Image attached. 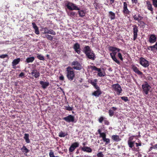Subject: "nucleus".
<instances>
[{
  "label": "nucleus",
  "instance_id": "obj_22",
  "mask_svg": "<svg viewBox=\"0 0 157 157\" xmlns=\"http://www.w3.org/2000/svg\"><path fill=\"white\" fill-rule=\"evenodd\" d=\"M91 49L90 48L89 46H86L84 47L83 52L86 54V55L88 53L91 52Z\"/></svg>",
  "mask_w": 157,
  "mask_h": 157
},
{
  "label": "nucleus",
  "instance_id": "obj_39",
  "mask_svg": "<svg viewBox=\"0 0 157 157\" xmlns=\"http://www.w3.org/2000/svg\"><path fill=\"white\" fill-rule=\"evenodd\" d=\"M100 137H102V140L106 138V134L104 132H102L100 134Z\"/></svg>",
  "mask_w": 157,
  "mask_h": 157
},
{
  "label": "nucleus",
  "instance_id": "obj_9",
  "mask_svg": "<svg viewBox=\"0 0 157 157\" xmlns=\"http://www.w3.org/2000/svg\"><path fill=\"white\" fill-rule=\"evenodd\" d=\"M123 9V13L124 15L126 16L130 14V11L128 9L127 4L126 2H124Z\"/></svg>",
  "mask_w": 157,
  "mask_h": 157
},
{
  "label": "nucleus",
  "instance_id": "obj_29",
  "mask_svg": "<svg viewBox=\"0 0 157 157\" xmlns=\"http://www.w3.org/2000/svg\"><path fill=\"white\" fill-rule=\"evenodd\" d=\"M35 58L34 57H28L26 59V61L27 63H32L34 60Z\"/></svg>",
  "mask_w": 157,
  "mask_h": 157
},
{
  "label": "nucleus",
  "instance_id": "obj_36",
  "mask_svg": "<svg viewBox=\"0 0 157 157\" xmlns=\"http://www.w3.org/2000/svg\"><path fill=\"white\" fill-rule=\"evenodd\" d=\"M67 135V133H66L64 132L61 131L60 132L59 134V137H64L65 136Z\"/></svg>",
  "mask_w": 157,
  "mask_h": 157
},
{
  "label": "nucleus",
  "instance_id": "obj_8",
  "mask_svg": "<svg viewBox=\"0 0 157 157\" xmlns=\"http://www.w3.org/2000/svg\"><path fill=\"white\" fill-rule=\"evenodd\" d=\"M133 27V40H135L137 38L138 35L137 33L138 32V27L136 25H134L132 26Z\"/></svg>",
  "mask_w": 157,
  "mask_h": 157
},
{
  "label": "nucleus",
  "instance_id": "obj_2",
  "mask_svg": "<svg viewBox=\"0 0 157 157\" xmlns=\"http://www.w3.org/2000/svg\"><path fill=\"white\" fill-rule=\"evenodd\" d=\"M142 88L143 90V93L147 95L151 88V86L148 84L147 82H144V83L142 86Z\"/></svg>",
  "mask_w": 157,
  "mask_h": 157
},
{
  "label": "nucleus",
  "instance_id": "obj_46",
  "mask_svg": "<svg viewBox=\"0 0 157 157\" xmlns=\"http://www.w3.org/2000/svg\"><path fill=\"white\" fill-rule=\"evenodd\" d=\"M65 109L66 110H68V111H71L73 110V107H71L70 106H65Z\"/></svg>",
  "mask_w": 157,
  "mask_h": 157
},
{
  "label": "nucleus",
  "instance_id": "obj_45",
  "mask_svg": "<svg viewBox=\"0 0 157 157\" xmlns=\"http://www.w3.org/2000/svg\"><path fill=\"white\" fill-rule=\"evenodd\" d=\"M117 56L121 60V61L123 60V58L122 57V55L121 53H118L117 54Z\"/></svg>",
  "mask_w": 157,
  "mask_h": 157
},
{
  "label": "nucleus",
  "instance_id": "obj_43",
  "mask_svg": "<svg viewBox=\"0 0 157 157\" xmlns=\"http://www.w3.org/2000/svg\"><path fill=\"white\" fill-rule=\"evenodd\" d=\"M121 98L122 100L124 101L125 102H126L128 100V98L127 97L123 96L121 97Z\"/></svg>",
  "mask_w": 157,
  "mask_h": 157
},
{
  "label": "nucleus",
  "instance_id": "obj_1",
  "mask_svg": "<svg viewBox=\"0 0 157 157\" xmlns=\"http://www.w3.org/2000/svg\"><path fill=\"white\" fill-rule=\"evenodd\" d=\"M66 76L68 80L72 81L75 77V75L73 68L69 66L66 68Z\"/></svg>",
  "mask_w": 157,
  "mask_h": 157
},
{
  "label": "nucleus",
  "instance_id": "obj_16",
  "mask_svg": "<svg viewBox=\"0 0 157 157\" xmlns=\"http://www.w3.org/2000/svg\"><path fill=\"white\" fill-rule=\"evenodd\" d=\"M131 67L132 69L135 73L139 75H142L143 74V73L139 71V69L134 65H132Z\"/></svg>",
  "mask_w": 157,
  "mask_h": 157
},
{
  "label": "nucleus",
  "instance_id": "obj_60",
  "mask_svg": "<svg viewBox=\"0 0 157 157\" xmlns=\"http://www.w3.org/2000/svg\"><path fill=\"white\" fill-rule=\"evenodd\" d=\"M150 144L153 146V149H157V144H156L154 145H153L152 144Z\"/></svg>",
  "mask_w": 157,
  "mask_h": 157
},
{
  "label": "nucleus",
  "instance_id": "obj_5",
  "mask_svg": "<svg viewBox=\"0 0 157 157\" xmlns=\"http://www.w3.org/2000/svg\"><path fill=\"white\" fill-rule=\"evenodd\" d=\"M66 6L67 8L71 10H80V9L75 4L71 2H68Z\"/></svg>",
  "mask_w": 157,
  "mask_h": 157
},
{
  "label": "nucleus",
  "instance_id": "obj_52",
  "mask_svg": "<svg viewBox=\"0 0 157 157\" xmlns=\"http://www.w3.org/2000/svg\"><path fill=\"white\" fill-rule=\"evenodd\" d=\"M32 25H33V28L34 29H36L38 28L35 23L33 22L32 23Z\"/></svg>",
  "mask_w": 157,
  "mask_h": 157
},
{
  "label": "nucleus",
  "instance_id": "obj_25",
  "mask_svg": "<svg viewBox=\"0 0 157 157\" xmlns=\"http://www.w3.org/2000/svg\"><path fill=\"white\" fill-rule=\"evenodd\" d=\"M109 17L111 20H114L115 18V14L114 13L111 11L109 12Z\"/></svg>",
  "mask_w": 157,
  "mask_h": 157
},
{
  "label": "nucleus",
  "instance_id": "obj_10",
  "mask_svg": "<svg viewBox=\"0 0 157 157\" xmlns=\"http://www.w3.org/2000/svg\"><path fill=\"white\" fill-rule=\"evenodd\" d=\"M79 146V144L78 142H75L72 144L69 149L70 152H73L75 148Z\"/></svg>",
  "mask_w": 157,
  "mask_h": 157
},
{
  "label": "nucleus",
  "instance_id": "obj_35",
  "mask_svg": "<svg viewBox=\"0 0 157 157\" xmlns=\"http://www.w3.org/2000/svg\"><path fill=\"white\" fill-rule=\"evenodd\" d=\"M49 29L47 27H45L42 28V30L44 31V34H48L49 32Z\"/></svg>",
  "mask_w": 157,
  "mask_h": 157
},
{
  "label": "nucleus",
  "instance_id": "obj_30",
  "mask_svg": "<svg viewBox=\"0 0 157 157\" xmlns=\"http://www.w3.org/2000/svg\"><path fill=\"white\" fill-rule=\"evenodd\" d=\"M78 13L79 15V16L81 17H83L85 16V13L84 10H78Z\"/></svg>",
  "mask_w": 157,
  "mask_h": 157
},
{
  "label": "nucleus",
  "instance_id": "obj_48",
  "mask_svg": "<svg viewBox=\"0 0 157 157\" xmlns=\"http://www.w3.org/2000/svg\"><path fill=\"white\" fill-rule=\"evenodd\" d=\"M8 56L7 54H3L0 56V58L4 59L6 57H8Z\"/></svg>",
  "mask_w": 157,
  "mask_h": 157
},
{
  "label": "nucleus",
  "instance_id": "obj_17",
  "mask_svg": "<svg viewBox=\"0 0 157 157\" xmlns=\"http://www.w3.org/2000/svg\"><path fill=\"white\" fill-rule=\"evenodd\" d=\"M88 82L89 83H90L92 86H93L94 88L99 87L97 85L98 79H95L93 80L92 79H89L88 80Z\"/></svg>",
  "mask_w": 157,
  "mask_h": 157
},
{
  "label": "nucleus",
  "instance_id": "obj_26",
  "mask_svg": "<svg viewBox=\"0 0 157 157\" xmlns=\"http://www.w3.org/2000/svg\"><path fill=\"white\" fill-rule=\"evenodd\" d=\"M29 135L28 133H25L24 137V139L25 140L27 143H29L30 142L29 138Z\"/></svg>",
  "mask_w": 157,
  "mask_h": 157
},
{
  "label": "nucleus",
  "instance_id": "obj_21",
  "mask_svg": "<svg viewBox=\"0 0 157 157\" xmlns=\"http://www.w3.org/2000/svg\"><path fill=\"white\" fill-rule=\"evenodd\" d=\"M111 139L115 142H118L121 140V139L119 135H113L111 136Z\"/></svg>",
  "mask_w": 157,
  "mask_h": 157
},
{
  "label": "nucleus",
  "instance_id": "obj_28",
  "mask_svg": "<svg viewBox=\"0 0 157 157\" xmlns=\"http://www.w3.org/2000/svg\"><path fill=\"white\" fill-rule=\"evenodd\" d=\"M20 60V58H17V59H14L12 62V65L13 66H15L17 64Z\"/></svg>",
  "mask_w": 157,
  "mask_h": 157
},
{
  "label": "nucleus",
  "instance_id": "obj_23",
  "mask_svg": "<svg viewBox=\"0 0 157 157\" xmlns=\"http://www.w3.org/2000/svg\"><path fill=\"white\" fill-rule=\"evenodd\" d=\"M40 84L42 86L43 89H45L49 85V82H44L43 81H40Z\"/></svg>",
  "mask_w": 157,
  "mask_h": 157
},
{
  "label": "nucleus",
  "instance_id": "obj_20",
  "mask_svg": "<svg viewBox=\"0 0 157 157\" xmlns=\"http://www.w3.org/2000/svg\"><path fill=\"white\" fill-rule=\"evenodd\" d=\"M82 151L84 152H86L88 153H91L92 152V149L91 148L88 147L84 146L81 148Z\"/></svg>",
  "mask_w": 157,
  "mask_h": 157
},
{
  "label": "nucleus",
  "instance_id": "obj_50",
  "mask_svg": "<svg viewBox=\"0 0 157 157\" xmlns=\"http://www.w3.org/2000/svg\"><path fill=\"white\" fill-rule=\"evenodd\" d=\"M135 144L136 147L141 146L142 145V143L140 141H139V143H135Z\"/></svg>",
  "mask_w": 157,
  "mask_h": 157
},
{
  "label": "nucleus",
  "instance_id": "obj_15",
  "mask_svg": "<svg viewBox=\"0 0 157 157\" xmlns=\"http://www.w3.org/2000/svg\"><path fill=\"white\" fill-rule=\"evenodd\" d=\"M89 59L94 60L96 58L95 55L93 51H91L86 55Z\"/></svg>",
  "mask_w": 157,
  "mask_h": 157
},
{
  "label": "nucleus",
  "instance_id": "obj_49",
  "mask_svg": "<svg viewBox=\"0 0 157 157\" xmlns=\"http://www.w3.org/2000/svg\"><path fill=\"white\" fill-rule=\"evenodd\" d=\"M104 120V118L103 117H101L98 119V121L100 123H102Z\"/></svg>",
  "mask_w": 157,
  "mask_h": 157
},
{
  "label": "nucleus",
  "instance_id": "obj_31",
  "mask_svg": "<svg viewBox=\"0 0 157 157\" xmlns=\"http://www.w3.org/2000/svg\"><path fill=\"white\" fill-rule=\"evenodd\" d=\"M37 56V57L38 59L40 60H44V57L41 54H39L38 53H36Z\"/></svg>",
  "mask_w": 157,
  "mask_h": 157
},
{
  "label": "nucleus",
  "instance_id": "obj_40",
  "mask_svg": "<svg viewBox=\"0 0 157 157\" xmlns=\"http://www.w3.org/2000/svg\"><path fill=\"white\" fill-rule=\"evenodd\" d=\"M98 75L100 77H103L105 75V72H104L103 73H102L101 71V72L98 73Z\"/></svg>",
  "mask_w": 157,
  "mask_h": 157
},
{
  "label": "nucleus",
  "instance_id": "obj_54",
  "mask_svg": "<svg viewBox=\"0 0 157 157\" xmlns=\"http://www.w3.org/2000/svg\"><path fill=\"white\" fill-rule=\"evenodd\" d=\"M35 29V33L36 34H39V32L38 29V28L34 29Z\"/></svg>",
  "mask_w": 157,
  "mask_h": 157
},
{
  "label": "nucleus",
  "instance_id": "obj_3",
  "mask_svg": "<svg viewBox=\"0 0 157 157\" xmlns=\"http://www.w3.org/2000/svg\"><path fill=\"white\" fill-rule=\"evenodd\" d=\"M71 66H72V68L73 69L77 70H80L82 69V67L80 63L77 61H74L72 62L71 64Z\"/></svg>",
  "mask_w": 157,
  "mask_h": 157
},
{
  "label": "nucleus",
  "instance_id": "obj_38",
  "mask_svg": "<svg viewBox=\"0 0 157 157\" xmlns=\"http://www.w3.org/2000/svg\"><path fill=\"white\" fill-rule=\"evenodd\" d=\"M103 140L104 142H105V144H107L110 143V140L109 138H105L104 139H103Z\"/></svg>",
  "mask_w": 157,
  "mask_h": 157
},
{
  "label": "nucleus",
  "instance_id": "obj_64",
  "mask_svg": "<svg viewBox=\"0 0 157 157\" xmlns=\"http://www.w3.org/2000/svg\"><path fill=\"white\" fill-rule=\"evenodd\" d=\"M98 134H99L100 135L101 134V133L102 132H101V129H99L98 131Z\"/></svg>",
  "mask_w": 157,
  "mask_h": 157
},
{
  "label": "nucleus",
  "instance_id": "obj_58",
  "mask_svg": "<svg viewBox=\"0 0 157 157\" xmlns=\"http://www.w3.org/2000/svg\"><path fill=\"white\" fill-rule=\"evenodd\" d=\"M59 79L60 80L63 81L64 80V77L62 75L59 77Z\"/></svg>",
  "mask_w": 157,
  "mask_h": 157
},
{
  "label": "nucleus",
  "instance_id": "obj_7",
  "mask_svg": "<svg viewBox=\"0 0 157 157\" xmlns=\"http://www.w3.org/2000/svg\"><path fill=\"white\" fill-rule=\"evenodd\" d=\"M63 120L68 123L75 122V117L71 115H69L66 117L63 118Z\"/></svg>",
  "mask_w": 157,
  "mask_h": 157
},
{
  "label": "nucleus",
  "instance_id": "obj_56",
  "mask_svg": "<svg viewBox=\"0 0 157 157\" xmlns=\"http://www.w3.org/2000/svg\"><path fill=\"white\" fill-rule=\"evenodd\" d=\"M70 16H74L75 15V12H70L69 13Z\"/></svg>",
  "mask_w": 157,
  "mask_h": 157
},
{
  "label": "nucleus",
  "instance_id": "obj_34",
  "mask_svg": "<svg viewBox=\"0 0 157 157\" xmlns=\"http://www.w3.org/2000/svg\"><path fill=\"white\" fill-rule=\"evenodd\" d=\"M45 37H46L48 40L52 41L53 40V36H52L51 35L47 34L45 35Z\"/></svg>",
  "mask_w": 157,
  "mask_h": 157
},
{
  "label": "nucleus",
  "instance_id": "obj_14",
  "mask_svg": "<svg viewBox=\"0 0 157 157\" xmlns=\"http://www.w3.org/2000/svg\"><path fill=\"white\" fill-rule=\"evenodd\" d=\"M156 39L155 35L153 34H151L150 35L148 41L150 43H154L156 41Z\"/></svg>",
  "mask_w": 157,
  "mask_h": 157
},
{
  "label": "nucleus",
  "instance_id": "obj_57",
  "mask_svg": "<svg viewBox=\"0 0 157 157\" xmlns=\"http://www.w3.org/2000/svg\"><path fill=\"white\" fill-rule=\"evenodd\" d=\"M133 18L135 20L137 21H138V17L136 15H135L133 16Z\"/></svg>",
  "mask_w": 157,
  "mask_h": 157
},
{
  "label": "nucleus",
  "instance_id": "obj_63",
  "mask_svg": "<svg viewBox=\"0 0 157 157\" xmlns=\"http://www.w3.org/2000/svg\"><path fill=\"white\" fill-rule=\"evenodd\" d=\"M87 144V141L85 142L82 144L83 145V147L85 146Z\"/></svg>",
  "mask_w": 157,
  "mask_h": 157
},
{
  "label": "nucleus",
  "instance_id": "obj_27",
  "mask_svg": "<svg viewBox=\"0 0 157 157\" xmlns=\"http://www.w3.org/2000/svg\"><path fill=\"white\" fill-rule=\"evenodd\" d=\"M135 143V142L134 141H132V140L131 139L128 140V144L129 147L132 148L134 146V144Z\"/></svg>",
  "mask_w": 157,
  "mask_h": 157
},
{
  "label": "nucleus",
  "instance_id": "obj_19",
  "mask_svg": "<svg viewBox=\"0 0 157 157\" xmlns=\"http://www.w3.org/2000/svg\"><path fill=\"white\" fill-rule=\"evenodd\" d=\"M147 8L148 10L151 11V13H153V9L152 7V5L150 1H147L146 2Z\"/></svg>",
  "mask_w": 157,
  "mask_h": 157
},
{
  "label": "nucleus",
  "instance_id": "obj_32",
  "mask_svg": "<svg viewBox=\"0 0 157 157\" xmlns=\"http://www.w3.org/2000/svg\"><path fill=\"white\" fill-rule=\"evenodd\" d=\"M112 59L118 64H120V63L119 61L118 60L116 57V56H111Z\"/></svg>",
  "mask_w": 157,
  "mask_h": 157
},
{
  "label": "nucleus",
  "instance_id": "obj_51",
  "mask_svg": "<svg viewBox=\"0 0 157 157\" xmlns=\"http://www.w3.org/2000/svg\"><path fill=\"white\" fill-rule=\"evenodd\" d=\"M137 17H138V19H139L138 20V21L139 22L143 18V17L141 16L140 14L138 15Z\"/></svg>",
  "mask_w": 157,
  "mask_h": 157
},
{
  "label": "nucleus",
  "instance_id": "obj_24",
  "mask_svg": "<svg viewBox=\"0 0 157 157\" xmlns=\"http://www.w3.org/2000/svg\"><path fill=\"white\" fill-rule=\"evenodd\" d=\"M21 150L25 155H25V154L27 153L29 151V150L24 145L22 147L21 149Z\"/></svg>",
  "mask_w": 157,
  "mask_h": 157
},
{
  "label": "nucleus",
  "instance_id": "obj_13",
  "mask_svg": "<svg viewBox=\"0 0 157 157\" xmlns=\"http://www.w3.org/2000/svg\"><path fill=\"white\" fill-rule=\"evenodd\" d=\"M31 74L32 76L36 78H38L40 76V73L36 69L31 70Z\"/></svg>",
  "mask_w": 157,
  "mask_h": 157
},
{
  "label": "nucleus",
  "instance_id": "obj_42",
  "mask_svg": "<svg viewBox=\"0 0 157 157\" xmlns=\"http://www.w3.org/2000/svg\"><path fill=\"white\" fill-rule=\"evenodd\" d=\"M152 4L154 6L157 8V0H152Z\"/></svg>",
  "mask_w": 157,
  "mask_h": 157
},
{
  "label": "nucleus",
  "instance_id": "obj_37",
  "mask_svg": "<svg viewBox=\"0 0 157 157\" xmlns=\"http://www.w3.org/2000/svg\"><path fill=\"white\" fill-rule=\"evenodd\" d=\"M48 34L51 35H55L56 34V32L54 31L53 29H50L49 30Z\"/></svg>",
  "mask_w": 157,
  "mask_h": 157
},
{
  "label": "nucleus",
  "instance_id": "obj_47",
  "mask_svg": "<svg viewBox=\"0 0 157 157\" xmlns=\"http://www.w3.org/2000/svg\"><path fill=\"white\" fill-rule=\"evenodd\" d=\"M97 155L98 157H104V155L102 154V152L98 153Z\"/></svg>",
  "mask_w": 157,
  "mask_h": 157
},
{
  "label": "nucleus",
  "instance_id": "obj_12",
  "mask_svg": "<svg viewBox=\"0 0 157 157\" xmlns=\"http://www.w3.org/2000/svg\"><path fill=\"white\" fill-rule=\"evenodd\" d=\"M97 90L92 93V95L96 97H98L102 93L99 87L95 88Z\"/></svg>",
  "mask_w": 157,
  "mask_h": 157
},
{
  "label": "nucleus",
  "instance_id": "obj_33",
  "mask_svg": "<svg viewBox=\"0 0 157 157\" xmlns=\"http://www.w3.org/2000/svg\"><path fill=\"white\" fill-rule=\"evenodd\" d=\"M150 48H151V50L152 51H154L155 50H157V42L154 45L151 46Z\"/></svg>",
  "mask_w": 157,
  "mask_h": 157
},
{
  "label": "nucleus",
  "instance_id": "obj_59",
  "mask_svg": "<svg viewBox=\"0 0 157 157\" xmlns=\"http://www.w3.org/2000/svg\"><path fill=\"white\" fill-rule=\"evenodd\" d=\"M104 123L105 125H109V122L107 121L106 120H104Z\"/></svg>",
  "mask_w": 157,
  "mask_h": 157
},
{
  "label": "nucleus",
  "instance_id": "obj_4",
  "mask_svg": "<svg viewBox=\"0 0 157 157\" xmlns=\"http://www.w3.org/2000/svg\"><path fill=\"white\" fill-rule=\"evenodd\" d=\"M112 87L114 90L116 92L117 95H120L122 90L121 86L118 84L117 83L112 85Z\"/></svg>",
  "mask_w": 157,
  "mask_h": 157
},
{
  "label": "nucleus",
  "instance_id": "obj_53",
  "mask_svg": "<svg viewBox=\"0 0 157 157\" xmlns=\"http://www.w3.org/2000/svg\"><path fill=\"white\" fill-rule=\"evenodd\" d=\"M91 68L93 70L97 71L98 68L95 66H91Z\"/></svg>",
  "mask_w": 157,
  "mask_h": 157
},
{
  "label": "nucleus",
  "instance_id": "obj_44",
  "mask_svg": "<svg viewBox=\"0 0 157 157\" xmlns=\"http://www.w3.org/2000/svg\"><path fill=\"white\" fill-rule=\"evenodd\" d=\"M109 116L110 117H112L113 115L114 112H113V110L110 109L109 110Z\"/></svg>",
  "mask_w": 157,
  "mask_h": 157
},
{
  "label": "nucleus",
  "instance_id": "obj_11",
  "mask_svg": "<svg viewBox=\"0 0 157 157\" xmlns=\"http://www.w3.org/2000/svg\"><path fill=\"white\" fill-rule=\"evenodd\" d=\"M73 48L74 51L78 54H80L81 53L80 46L78 43H76L74 44Z\"/></svg>",
  "mask_w": 157,
  "mask_h": 157
},
{
  "label": "nucleus",
  "instance_id": "obj_6",
  "mask_svg": "<svg viewBox=\"0 0 157 157\" xmlns=\"http://www.w3.org/2000/svg\"><path fill=\"white\" fill-rule=\"evenodd\" d=\"M139 63L140 65L145 67H148L149 65L148 61L143 57L140 58Z\"/></svg>",
  "mask_w": 157,
  "mask_h": 157
},
{
  "label": "nucleus",
  "instance_id": "obj_18",
  "mask_svg": "<svg viewBox=\"0 0 157 157\" xmlns=\"http://www.w3.org/2000/svg\"><path fill=\"white\" fill-rule=\"evenodd\" d=\"M114 47L113 46H110L109 48V51L112 52L110 53V56H116L117 53V51L116 50L114 49Z\"/></svg>",
  "mask_w": 157,
  "mask_h": 157
},
{
  "label": "nucleus",
  "instance_id": "obj_41",
  "mask_svg": "<svg viewBox=\"0 0 157 157\" xmlns=\"http://www.w3.org/2000/svg\"><path fill=\"white\" fill-rule=\"evenodd\" d=\"M49 155L50 157H54L55 156L54 155V152L52 150H50Z\"/></svg>",
  "mask_w": 157,
  "mask_h": 157
},
{
  "label": "nucleus",
  "instance_id": "obj_62",
  "mask_svg": "<svg viewBox=\"0 0 157 157\" xmlns=\"http://www.w3.org/2000/svg\"><path fill=\"white\" fill-rule=\"evenodd\" d=\"M114 49L116 50L117 52H119L121 50L120 49H119L118 48L115 47H114Z\"/></svg>",
  "mask_w": 157,
  "mask_h": 157
},
{
  "label": "nucleus",
  "instance_id": "obj_55",
  "mask_svg": "<svg viewBox=\"0 0 157 157\" xmlns=\"http://www.w3.org/2000/svg\"><path fill=\"white\" fill-rule=\"evenodd\" d=\"M25 74L23 72H21L19 74V76L20 77L23 78L24 77Z\"/></svg>",
  "mask_w": 157,
  "mask_h": 157
},
{
  "label": "nucleus",
  "instance_id": "obj_61",
  "mask_svg": "<svg viewBox=\"0 0 157 157\" xmlns=\"http://www.w3.org/2000/svg\"><path fill=\"white\" fill-rule=\"evenodd\" d=\"M137 1L138 0H132V2L133 3H134L135 4H136L137 2Z\"/></svg>",
  "mask_w": 157,
  "mask_h": 157
}]
</instances>
